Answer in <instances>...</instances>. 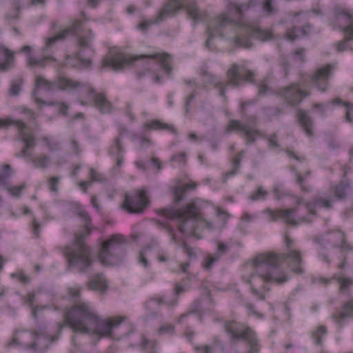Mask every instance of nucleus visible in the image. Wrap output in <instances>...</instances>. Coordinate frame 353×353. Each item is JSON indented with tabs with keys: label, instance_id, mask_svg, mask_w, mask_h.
Masks as SVG:
<instances>
[{
	"label": "nucleus",
	"instance_id": "12",
	"mask_svg": "<svg viewBox=\"0 0 353 353\" xmlns=\"http://www.w3.org/2000/svg\"><path fill=\"white\" fill-rule=\"evenodd\" d=\"M225 330L230 335L232 341H245L250 345L248 353H259L260 348L255 333L249 327L236 321L226 322Z\"/></svg>",
	"mask_w": 353,
	"mask_h": 353
},
{
	"label": "nucleus",
	"instance_id": "3",
	"mask_svg": "<svg viewBox=\"0 0 353 353\" xmlns=\"http://www.w3.org/2000/svg\"><path fill=\"white\" fill-rule=\"evenodd\" d=\"M69 294L74 303L64 312V319L65 323L74 332L94 333L101 337L111 336L112 330L123 322V317L101 319L87 303L79 300V288H70Z\"/></svg>",
	"mask_w": 353,
	"mask_h": 353
},
{
	"label": "nucleus",
	"instance_id": "16",
	"mask_svg": "<svg viewBox=\"0 0 353 353\" xmlns=\"http://www.w3.org/2000/svg\"><path fill=\"white\" fill-rule=\"evenodd\" d=\"M15 125L18 128L21 141L24 143L27 148H34L36 145L35 139L32 134L25 132L26 125L21 121H12L11 119H0V128H6L10 125Z\"/></svg>",
	"mask_w": 353,
	"mask_h": 353
},
{
	"label": "nucleus",
	"instance_id": "57",
	"mask_svg": "<svg viewBox=\"0 0 353 353\" xmlns=\"http://www.w3.org/2000/svg\"><path fill=\"white\" fill-rule=\"evenodd\" d=\"M181 247L189 258L191 259L195 257L196 254L195 252H194V250L191 247H190L186 243H183Z\"/></svg>",
	"mask_w": 353,
	"mask_h": 353
},
{
	"label": "nucleus",
	"instance_id": "37",
	"mask_svg": "<svg viewBox=\"0 0 353 353\" xmlns=\"http://www.w3.org/2000/svg\"><path fill=\"white\" fill-rule=\"evenodd\" d=\"M282 112V109L278 106L268 107L265 108V112L270 119L280 117Z\"/></svg>",
	"mask_w": 353,
	"mask_h": 353
},
{
	"label": "nucleus",
	"instance_id": "63",
	"mask_svg": "<svg viewBox=\"0 0 353 353\" xmlns=\"http://www.w3.org/2000/svg\"><path fill=\"white\" fill-rule=\"evenodd\" d=\"M32 230L34 234L39 237V233L41 232V225L37 221L36 219H34L32 221Z\"/></svg>",
	"mask_w": 353,
	"mask_h": 353
},
{
	"label": "nucleus",
	"instance_id": "39",
	"mask_svg": "<svg viewBox=\"0 0 353 353\" xmlns=\"http://www.w3.org/2000/svg\"><path fill=\"white\" fill-rule=\"evenodd\" d=\"M21 85L22 81L21 80L13 82L8 90V94L12 97L18 96L21 92Z\"/></svg>",
	"mask_w": 353,
	"mask_h": 353
},
{
	"label": "nucleus",
	"instance_id": "26",
	"mask_svg": "<svg viewBox=\"0 0 353 353\" xmlns=\"http://www.w3.org/2000/svg\"><path fill=\"white\" fill-rule=\"evenodd\" d=\"M197 185L194 182L176 185L173 190L174 200L178 203L183 200L185 192L188 190H194Z\"/></svg>",
	"mask_w": 353,
	"mask_h": 353
},
{
	"label": "nucleus",
	"instance_id": "19",
	"mask_svg": "<svg viewBox=\"0 0 353 353\" xmlns=\"http://www.w3.org/2000/svg\"><path fill=\"white\" fill-rule=\"evenodd\" d=\"M240 130L243 132L246 137V144L254 143L259 136V132L252 129L248 125L242 124L238 120H232L228 125L226 133H230L232 130Z\"/></svg>",
	"mask_w": 353,
	"mask_h": 353
},
{
	"label": "nucleus",
	"instance_id": "44",
	"mask_svg": "<svg viewBox=\"0 0 353 353\" xmlns=\"http://www.w3.org/2000/svg\"><path fill=\"white\" fill-rule=\"evenodd\" d=\"M255 219V216L245 213L241 219L240 226L242 228H246L248 223L252 222Z\"/></svg>",
	"mask_w": 353,
	"mask_h": 353
},
{
	"label": "nucleus",
	"instance_id": "21",
	"mask_svg": "<svg viewBox=\"0 0 353 353\" xmlns=\"http://www.w3.org/2000/svg\"><path fill=\"white\" fill-rule=\"evenodd\" d=\"M88 97L92 99L96 107L99 109V110L102 113H108L110 112L111 104L110 101L106 99L105 94L103 93H97L92 88H88Z\"/></svg>",
	"mask_w": 353,
	"mask_h": 353
},
{
	"label": "nucleus",
	"instance_id": "41",
	"mask_svg": "<svg viewBox=\"0 0 353 353\" xmlns=\"http://www.w3.org/2000/svg\"><path fill=\"white\" fill-rule=\"evenodd\" d=\"M157 342L155 341H149L145 336H142L141 342L140 343V347L141 350H145L148 348L151 349V350H154L157 347Z\"/></svg>",
	"mask_w": 353,
	"mask_h": 353
},
{
	"label": "nucleus",
	"instance_id": "5",
	"mask_svg": "<svg viewBox=\"0 0 353 353\" xmlns=\"http://www.w3.org/2000/svg\"><path fill=\"white\" fill-rule=\"evenodd\" d=\"M78 215L83 219L84 231L75 235L71 245H66L63 253L68 259L70 266L76 268L79 272H85L93 263L91 250L84 243L85 239L91 232V219L84 210H79Z\"/></svg>",
	"mask_w": 353,
	"mask_h": 353
},
{
	"label": "nucleus",
	"instance_id": "9",
	"mask_svg": "<svg viewBox=\"0 0 353 353\" xmlns=\"http://www.w3.org/2000/svg\"><path fill=\"white\" fill-rule=\"evenodd\" d=\"M255 74L253 71L248 69L243 65H239L233 63L226 72V82L217 81L216 77L210 73L205 72L203 73V80L214 85V88L219 91V95L226 99L225 90L228 86L239 88L243 81L249 83L253 82Z\"/></svg>",
	"mask_w": 353,
	"mask_h": 353
},
{
	"label": "nucleus",
	"instance_id": "52",
	"mask_svg": "<svg viewBox=\"0 0 353 353\" xmlns=\"http://www.w3.org/2000/svg\"><path fill=\"white\" fill-rule=\"evenodd\" d=\"M327 107V105L323 103H315L313 105V109L316 110L319 115L321 117L325 116Z\"/></svg>",
	"mask_w": 353,
	"mask_h": 353
},
{
	"label": "nucleus",
	"instance_id": "7",
	"mask_svg": "<svg viewBox=\"0 0 353 353\" xmlns=\"http://www.w3.org/2000/svg\"><path fill=\"white\" fill-rule=\"evenodd\" d=\"M334 201V197L328 198H316L313 201L305 202V205L310 214V216H303L297 220L295 219V214L297 212V208L287 210H272L270 208L266 209L264 212L266 213L272 221H276L281 219L287 224L292 225H298L301 223H310L312 221L310 216H316V208H324L330 210L332 208V203Z\"/></svg>",
	"mask_w": 353,
	"mask_h": 353
},
{
	"label": "nucleus",
	"instance_id": "33",
	"mask_svg": "<svg viewBox=\"0 0 353 353\" xmlns=\"http://www.w3.org/2000/svg\"><path fill=\"white\" fill-rule=\"evenodd\" d=\"M243 154H244V151L243 150L241 151L236 155V157L233 159L232 163V170L230 172H228L225 174V179H227L231 176L235 175L238 173L239 170L240 169V167H241V157L243 155Z\"/></svg>",
	"mask_w": 353,
	"mask_h": 353
},
{
	"label": "nucleus",
	"instance_id": "31",
	"mask_svg": "<svg viewBox=\"0 0 353 353\" xmlns=\"http://www.w3.org/2000/svg\"><path fill=\"white\" fill-rule=\"evenodd\" d=\"M261 8L265 16H272L278 12L275 0H263Z\"/></svg>",
	"mask_w": 353,
	"mask_h": 353
},
{
	"label": "nucleus",
	"instance_id": "13",
	"mask_svg": "<svg viewBox=\"0 0 353 353\" xmlns=\"http://www.w3.org/2000/svg\"><path fill=\"white\" fill-rule=\"evenodd\" d=\"M275 94L281 97L288 105L292 107L299 105L304 98L310 95L309 92L301 89L297 83L280 88Z\"/></svg>",
	"mask_w": 353,
	"mask_h": 353
},
{
	"label": "nucleus",
	"instance_id": "29",
	"mask_svg": "<svg viewBox=\"0 0 353 353\" xmlns=\"http://www.w3.org/2000/svg\"><path fill=\"white\" fill-rule=\"evenodd\" d=\"M30 160L36 168L46 169L50 164L51 160L49 156L43 154L37 157L30 156Z\"/></svg>",
	"mask_w": 353,
	"mask_h": 353
},
{
	"label": "nucleus",
	"instance_id": "55",
	"mask_svg": "<svg viewBox=\"0 0 353 353\" xmlns=\"http://www.w3.org/2000/svg\"><path fill=\"white\" fill-rule=\"evenodd\" d=\"M36 86L37 88L46 86L48 89L50 88L48 81L41 76H37L35 79Z\"/></svg>",
	"mask_w": 353,
	"mask_h": 353
},
{
	"label": "nucleus",
	"instance_id": "42",
	"mask_svg": "<svg viewBox=\"0 0 353 353\" xmlns=\"http://www.w3.org/2000/svg\"><path fill=\"white\" fill-rule=\"evenodd\" d=\"M157 224L159 225V226L161 229L164 230L168 232V234L171 236V239H172V241H174L175 243L178 242L176 236L175 234L174 233V229L170 225L163 223L161 221H158Z\"/></svg>",
	"mask_w": 353,
	"mask_h": 353
},
{
	"label": "nucleus",
	"instance_id": "22",
	"mask_svg": "<svg viewBox=\"0 0 353 353\" xmlns=\"http://www.w3.org/2000/svg\"><path fill=\"white\" fill-rule=\"evenodd\" d=\"M176 303V300L171 301H165L163 296H156L151 298L149 301L145 303V308L150 312L151 317H157L159 315V313L154 310V306L159 308L161 305L165 304L170 307H172Z\"/></svg>",
	"mask_w": 353,
	"mask_h": 353
},
{
	"label": "nucleus",
	"instance_id": "54",
	"mask_svg": "<svg viewBox=\"0 0 353 353\" xmlns=\"http://www.w3.org/2000/svg\"><path fill=\"white\" fill-rule=\"evenodd\" d=\"M11 276L12 278H17L22 283H28L30 281V278L23 272L12 273Z\"/></svg>",
	"mask_w": 353,
	"mask_h": 353
},
{
	"label": "nucleus",
	"instance_id": "23",
	"mask_svg": "<svg viewBox=\"0 0 353 353\" xmlns=\"http://www.w3.org/2000/svg\"><path fill=\"white\" fill-rule=\"evenodd\" d=\"M331 317L340 327L343 325L345 319L353 318V300L345 303L343 307V310L338 313L332 314Z\"/></svg>",
	"mask_w": 353,
	"mask_h": 353
},
{
	"label": "nucleus",
	"instance_id": "56",
	"mask_svg": "<svg viewBox=\"0 0 353 353\" xmlns=\"http://www.w3.org/2000/svg\"><path fill=\"white\" fill-rule=\"evenodd\" d=\"M3 170L5 172V173L0 174V183H3L10 175L11 168L10 165H4L3 167Z\"/></svg>",
	"mask_w": 353,
	"mask_h": 353
},
{
	"label": "nucleus",
	"instance_id": "53",
	"mask_svg": "<svg viewBox=\"0 0 353 353\" xmlns=\"http://www.w3.org/2000/svg\"><path fill=\"white\" fill-rule=\"evenodd\" d=\"M221 258V254L215 253L214 255L210 256L208 262L206 263L205 267L207 270H210L212 265L219 261V259Z\"/></svg>",
	"mask_w": 353,
	"mask_h": 353
},
{
	"label": "nucleus",
	"instance_id": "47",
	"mask_svg": "<svg viewBox=\"0 0 353 353\" xmlns=\"http://www.w3.org/2000/svg\"><path fill=\"white\" fill-rule=\"evenodd\" d=\"M200 306H201L200 301H196L194 303V305H192V307L187 313L181 315L180 318L178 320V322L181 323L183 318L186 317L187 316H188L190 314L196 313L199 311Z\"/></svg>",
	"mask_w": 353,
	"mask_h": 353
},
{
	"label": "nucleus",
	"instance_id": "32",
	"mask_svg": "<svg viewBox=\"0 0 353 353\" xmlns=\"http://www.w3.org/2000/svg\"><path fill=\"white\" fill-rule=\"evenodd\" d=\"M350 185L347 183H341L336 185L334 189V199H344L347 197V192L350 190Z\"/></svg>",
	"mask_w": 353,
	"mask_h": 353
},
{
	"label": "nucleus",
	"instance_id": "25",
	"mask_svg": "<svg viewBox=\"0 0 353 353\" xmlns=\"http://www.w3.org/2000/svg\"><path fill=\"white\" fill-rule=\"evenodd\" d=\"M14 57L13 52L5 46H0V71H6L12 68Z\"/></svg>",
	"mask_w": 353,
	"mask_h": 353
},
{
	"label": "nucleus",
	"instance_id": "15",
	"mask_svg": "<svg viewBox=\"0 0 353 353\" xmlns=\"http://www.w3.org/2000/svg\"><path fill=\"white\" fill-rule=\"evenodd\" d=\"M335 64H327L316 70L311 76V83L319 90L325 92L328 88V80L335 69Z\"/></svg>",
	"mask_w": 353,
	"mask_h": 353
},
{
	"label": "nucleus",
	"instance_id": "61",
	"mask_svg": "<svg viewBox=\"0 0 353 353\" xmlns=\"http://www.w3.org/2000/svg\"><path fill=\"white\" fill-rule=\"evenodd\" d=\"M197 94V92L196 91H194L190 95H189L187 98H186V101H185V111L186 112H190V105L191 103V102L194 99L196 95Z\"/></svg>",
	"mask_w": 353,
	"mask_h": 353
},
{
	"label": "nucleus",
	"instance_id": "1",
	"mask_svg": "<svg viewBox=\"0 0 353 353\" xmlns=\"http://www.w3.org/2000/svg\"><path fill=\"white\" fill-rule=\"evenodd\" d=\"M252 5V1L241 5L229 3L226 12L217 16L208 25L206 48H210V41L216 35L232 39L235 44L245 48H251V38L257 39L261 41L270 39L272 37L270 31L255 25L247 24L243 21V12L250 9Z\"/></svg>",
	"mask_w": 353,
	"mask_h": 353
},
{
	"label": "nucleus",
	"instance_id": "40",
	"mask_svg": "<svg viewBox=\"0 0 353 353\" xmlns=\"http://www.w3.org/2000/svg\"><path fill=\"white\" fill-rule=\"evenodd\" d=\"M268 194V192L265 191L263 187H259L256 192H254L252 194L250 195V199L252 201L265 199Z\"/></svg>",
	"mask_w": 353,
	"mask_h": 353
},
{
	"label": "nucleus",
	"instance_id": "58",
	"mask_svg": "<svg viewBox=\"0 0 353 353\" xmlns=\"http://www.w3.org/2000/svg\"><path fill=\"white\" fill-rule=\"evenodd\" d=\"M25 188V185H21L19 186H15L13 188H8V190L11 193L12 195L14 196H19L21 194V191Z\"/></svg>",
	"mask_w": 353,
	"mask_h": 353
},
{
	"label": "nucleus",
	"instance_id": "64",
	"mask_svg": "<svg viewBox=\"0 0 353 353\" xmlns=\"http://www.w3.org/2000/svg\"><path fill=\"white\" fill-rule=\"evenodd\" d=\"M186 156H187L186 153L181 152V153H179V154L173 155L171 159H172V161L181 162V161H185Z\"/></svg>",
	"mask_w": 353,
	"mask_h": 353
},
{
	"label": "nucleus",
	"instance_id": "45",
	"mask_svg": "<svg viewBox=\"0 0 353 353\" xmlns=\"http://www.w3.org/2000/svg\"><path fill=\"white\" fill-rule=\"evenodd\" d=\"M90 176L92 181L103 182L105 181V178L99 172H97L94 169L90 170Z\"/></svg>",
	"mask_w": 353,
	"mask_h": 353
},
{
	"label": "nucleus",
	"instance_id": "43",
	"mask_svg": "<svg viewBox=\"0 0 353 353\" xmlns=\"http://www.w3.org/2000/svg\"><path fill=\"white\" fill-rule=\"evenodd\" d=\"M21 11V10H18L15 8L13 12L8 13L6 17L8 23H13L15 21H19L20 19Z\"/></svg>",
	"mask_w": 353,
	"mask_h": 353
},
{
	"label": "nucleus",
	"instance_id": "11",
	"mask_svg": "<svg viewBox=\"0 0 353 353\" xmlns=\"http://www.w3.org/2000/svg\"><path fill=\"white\" fill-rule=\"evenodd\" d=\"M125 242L123 235L112 234L108 240L104 241L99 254V259L105 265H114L120 263L124 256L121 245Z\"/></svg>",
	"mask_w": 353,
	"mask_h": 353
},
{
	"label": "nucleus",
	"instance_id": "17",
	"mask_svg": "<svg viewBox=\"0 0 353 353\" xmlns=\"http://www.w3.org/2000/svg\"><path fill=\"white\" fill-rule=\"evenodd\" d=\"M335 20L339 28L349 40H353V19L350 14L345 11L336 13ZM353 92V87L350 88Z\"/></svg>",
	"mask_w": 353,
	"mask_h": 353
},
{
	"label": "nucleus",
	"instance_id": "35",
	"mask_svg": "<svg viewBox=\"0 0 353 353\" xmlns=\"http://www.w3.org/2000/svg\"><path fill=\"white\" fill-rule=\"evenodd\" d=\"M148 128L154 129L169 130H171L174 134L177 133L176 129L173 126L162 123L160 121H154L151 122L150 123L148 124Z\"/></svg>",
	"mask_w": 353,
	"mask_h": 353
},
{
	"label": "nucleus",
	"instance_id": "10",
	"mask_svg": "<svg viewBox=\"0 0 353 353\" xmlns=\"http://www.w3.org/2000/svg\"><path fill=\"white\" fill-rule=\"evenodd\" d=\"M182 8H184L188 16L193 20H202L205 14L197 7L194 1L188 0H171L162 10H161L157 17L149 21H143L139 25V28L142 31H145L148 28L155 23L164 21L167 17L174 16Z\"/></svg>",
	"mask_w": 353,
	"mask_h": 353
},
{
	"label": "nucleus",
	"instance_id": "28",
	"mask_svg": "<svg viewBox=\"0 0 353 353\" xmlns=\"http://www.w3.org/2000/svg\"><path fill=\"white\" fill-rule=\"evenodd\" d=\"M89 285L91 289L99 291H104L108 287L103 274L96 275L94 278L90 279Z\"/></svg>",
	"mask_w": 353,
	"mask_h": 353
},
{
	"label": "nucleus",
	"instance_id": "51",
	"mask_svg": "<svg viewBox=\"0 0 353 353\" xmlns=\"http://www.w3.org/2000/svg\"><path fill=\"white\" fill-rule=\"evenodd\" d=\"M345 106L347 108V111L345 113L346 120L349 122L353 121V103L350 102H347L345 103Z\"/></svg>",
	"mask_w": 353,
	"mask_h": 353
},
{
	"label": "nucleus",
	"instance_id": "60",
	"mask_svg": "<svg viewBox=\"0 0 353 353\" xmlns=\"http://www.w3.org/2000/svg\"><path fill=\"white\" fill-rule=\"evenodd\" d=\"M345 39L343 41H339L336 44V50L337 52H343L347 48V41H350L347 39V38L345 36Z\"/></svg>",
	"mask_w": 353,
	"mask_h": 353
},
{
	"label": "nucleus",
	"instance_id": "59",
	"mask_svg": "<svg viewBox=\"0 0 353 353\" xmlns=\"http://www.w3.org/2000/svg\"><path fill=\"white\" fill-rule=\"evenodd\" d=\"M229 250V247L228 245L225 244L223 242L218 243L217 252L216 253L220 254L221 256L227 253Z\"/></svg>",
	"mask_w": 353,
	"mask_h": 353
},
{
	"label": "nucleus",
	"instance_id": "20",
	"mask_svg": "<svg viewBox=\"0 0 353 353\" xmlns=\"http://www.w3.org/2000/svg\"><path fill=\"white\" fill-rule=\"evenodd\" d=\"M343 240V232L337 230L321 235L317 239V243L323 249L328 250L338 248Z\"/></svg>",
	"mask_w": 353,
	"mask_h": 353
},
{
	"label": "nucleus",
	"instance_id": "8",
	"mask_svg": "<svg viewBox=\"0 0 353 353\" xmlns=\"http://www.w3.org/2000/svg\"><path fill=\"white\" fill-rule=\"evenodd\" d=\"M148 59L159 60L165 73L167 74L172 73V69L168 64V62L171 60V57L165 52L128 57L121 52L110 50L108 54L103 58L102 65L103 67H111L113 70L118 71L122 70L125 66L129 65L133 61Z\"/></svg>",
	"mask_w": 353,
	"mask_h": 353
},
{
	"label": "nucleus",
	"instance_id": "4",
	"mask_svg": "<svg viewBox=\"0 0 353 353\" xmlns=\"http://www.w3.org/2000/svg\"><path fill=\"white\" fill-rule=\"evenodd\" d=\"M202 205L201 200L194 199L181 210L166 208L159 210V213L170 219L176 220L178 230L181 233L196 236L199 224L209 230L214 228L212 222L203 219L201 213Z\"/></svg>",
	"mask_w": 353,
	"mask_h": 353
},
{
	"label": "nucleus",
	"instance_id": "2",
	"mask_svg": "<svg viewBox=\"0 0 353 353\" xmlns=\"http://www.w3.org/2000/svg\"><path fill=\"white\" fill-rule=\"evenodd\" d=\"M288 261L292 272L302 274L303 261L301 252L289 249L285 253L276 254L273 253L261 254L254 259L255 272L251 275L250 284L252 294L260 300H265V295L261 290L269 291L267 284L276 283L283 284L288 280V276L279 270V261Z\"/></svg>",
	"mask_w": 353,
	"mask_h": 353
},
{
	"label": "nucleus",
	"instance_id": "62",
	"mask_svg": "<svg viewBox=\"0 0 353 353\" xmlns=\"http://www.w3.org/2000/svg\"><path fill=\"white\" fill-rule=\"evenodd\" d=\"M305 48H298L294 51V54L299 59L301 62H303L305 61L304 56H305Z\"/></svg>",
	"mask_w": 353,
	"mask_h": 353
},
{
	"label": "nucleus",
	"instance_id": "48",
	"mask_svg": "<svg viewBox=\"0 0 353 353\" xmlns=\"http://www.w3.org/2000/svg\"><path fill=\"white\" fill-rule=\"evenodd\" d=\"M60 178L59 176L50 177L48 180V186L51 191L57 192V186L59 183Z\"/></svg>",
	"mask_w": 353,
	"mask_h": 353
},
{
	"label": "nucleus",
	"instance_id": "36",
	"mask_svg": "<svg viewBox=\"0 0 353 353\" xmlns=\"http://www.w3.org/2000/svg\"><path fill=\"white\" fill-rule=\"evenodd\" d=\"M220 347L221 350L223 349L222 344L217 341L212 345H205L203 347H196L198 353H212L213 351Z\"/></svg>",
	"mask_w": 353,
	"mask_h": 353
},
{
	"label": "nucleus",
	"instance_id": "38",
	"mask_svg": "<svg viewBox=\"0 0 353 353\" xmlns=\"http://www.w3.org/2000/svg\"><path fill=\"white\" fill-rule=\"evenodd\" d=\"M273 92L268 86L266 80H263L259 85L258 95L260 97H265L268 94H272Z\"/></svg>",
	"mask_w": 353,
	"mask_h": 353
},
{
	"label": "nucleus",
	"instance_id": "24",
	"mask_svg": "<svg viewBox=\"0 0 353 353\" xmlns=\"http://www.w3.org/2000/svg\"><path fill=\"white\" fill-rule=\"evenodd\" d=\"M297 118L299 125L301 126L305 133L308 137H312L313 135L312 128L314 124L312 117H310L305 110L299 109L297 111Z\"/></svg>",
	"mask_w": 353,
	"mask_h": 353
},
{
	"label": "nucleus",
	"instance_id": "50",
	"mask_svg": "<svg viewBox=\"0 0 353 353\" xmlns=\"http://www.w3.org/2000/svg\"><path fill=\"white\" fill-rule=\"evenodd\" d=\"M337 281L341 284V289L344 290L347 287L353 284V280L350 278H343L338 276L336 278Z\"/></svg>",
	"mask_w": 353,
	"mask_h": 353
},
{
	"label": "nucleus",
	"instance_id": "6",
	"mask_svg": "<svg viewBox=\"0 0 353 353\" xmlns=\"http://www.w3.org/2000/svg\"><path fill=\"white\" fill-rule=\"evenodd\" d=\"M68 34L78 36L77 44L79 50L77 58L83 66H88L90 63V56L93 53L91 42L94 34L91 29L85 30V22L81 20H74L71 22L70 28L58 33L57 35L47 39V46H52L57 41L63 39Z\"/></svg>",
	"mask_w": 353,
	"mask_h": 353
},
{
	"label": "nucleus",
	"instance_id": "46",
	"mask_svg": "<svg viewBox=\"0 0 353 353\" xmlns=\"http://www.w3.org/2000/svg\"><path fill=\"white\" fill-rule=\"evenodd\" d=\"M42 139L46 143L50 152L59 150V143L58 142L52 141L47 137H43Z\"/></svg>",
	"mask_w": 353,
	"mask_h": 353
},
{
	"label": "nucleus",
	"instance_id": "49",
	"mask_svg": "<svg viewBox=\"0 0 353 353\" xmlns=\"http://www.w3.org/2000/svg\"><path fill=\"white\" fill-rule=\"evenodd\" d=\"M327 330L325 326H320L318 330H316V332L314 334V341L316 345H321V335H323L326 334Z\"/></svg>",
	"mask_w": 353,
	"mask_h": 353
},
{
	"label": "nucleus",
	"instance_id": "30",
	"mask_svg": "<svg viewBox=\"0 0 353 353\" xmlns=\"http://www.w3.org/2000/svg\"><path fill=\"white\" fill-rule=\"evenodd\" d=\"M59 86L62 89H79L85 87V84L83 82L63 77L59 80Z\"/></svg>",
	"mask_w": 353,
	"mask_h": 353
},
{
	"label": "nucleus",
	"instance_id": "34",
	"mask_svg": "<svg viewBox=\"0 0 353 353\" xmlns=\"http://www.w3.org/2000/svg\"><path fill=\"white\" fill-rule=\"evenodd\" d=\"M109 152L111 155H113L114 157H117L120 154H123V153L124 152V148L123 146L121 138L119 137H117L114 139V143L110 148Z\"/></svg>",
	"mask_w": 353,
	"mask_h": 353
},
{
	"label": "nucleus",
	"instance_id": "14",
	"mask_svg": "<svg viewBox=\"0 0 353 353\" xmlns=\"http://www.w3.org/2000/svg\"><path fill=\"white\" fill-rule=\"evenodd\" d=\"M148 204L146 190H142L132 194H125L122 208L130 214H141Z\"/></svg>",
	"mask_w": 353,
	"mask_h": 353
},
{
	"label": "nucleus",
	"instance_id": "27",
	"mask_svg": "<svg viewBox=\"0 0 353 353\" xmlns=\"http://www.w3.org/2000/svg\"><path fill=\"white\" fill-rule=\"evenodd\" d=\"M312 28L310 25H305L303 28L294 27L287 32V38L290 41H294L302 37H306L310 32Z\"/></svg>",
	"mask_w": 353,
	"mask_h": 353
},
{
	"label": "nucleus",
	"instance_id": "18",
	"mask_svg": "<svg viewBox=\"0 0 353 353\" xmlns=\"http://www.w3.org/2000/svg\"><path fill=\"white\" fill-rule=\"evenodd\" d=\"M50 46H47V43L46 44V47L42 48V54L43 57L40 59L35 58L31 55L32 47L30 46H25L21 49V52H23L27 56V62L28 65L32 67H39V68H45L46 63L48 61H57L56 59L52 56H48L47 54V50Z\"/></svg>",
	"mask_w": 353,
	"mask_h": 353
}]
</instances>
